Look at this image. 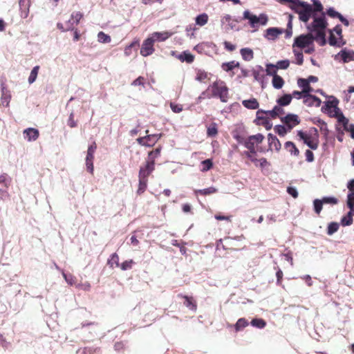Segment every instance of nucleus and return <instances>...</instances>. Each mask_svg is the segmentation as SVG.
I'll use <instances>...</instances> for the list:
<instances>
[{"label":"nucleus","instance_id":"f257e3e1","mask_svg":"<svg viewBox=\"0 0 354 354\" xmlns=\"http://www.w3.org/2000/svg\"><path fill=\"white\" fill-rule=\"evenodd\" d=\"M328 24H310L307 28L309 32L306 35H301L295 39L293 46L300 48H304L316 41L320 46L326 44V30Z\"/></svg>","mask_w":354,"mask_h":354},{"label":"nucleus","instance_id":"f03ea898","mask_svg":"<svg viewBox=\"0 0 354 354\" xmlns=\"http://www.w3.org/2000/svg\"><path fill=\"white\" fill-rule=\"evenodd\" d=\"M206 93L210 94L209 97H219L223 102H227L229 99L228 88L222 81L214 82L207 88Z\"/></svg>","mask_w":354,"mask_h":354},{"label":"nucleus","instance_id":"7ed1b4c3","mask_svg":"<svg viewBox=\"0 0 354 354\" xmlns=\"http://www.w3.org/2000/svg\"><path fill=\"white\" fill-rule=\"evenodd\" d=\"M291 8L299 15V19L303 22H307L310 17H313V6L304 2L298 1L292 5Z\"/></svg>","mask_w":354,"mask_h":354},{"label":"nucleus","instance_id":"20e7f679","mask_svg":"<svg viewBox=\"0 0 354 354\" xmlns=\"http://www.w3.org/2000/svg\"><path fill=\"white\" fill-rule=\"evenodd\" d=\"M263 139L264 136L261 133H257L248 137L244 141V146L248 150L243 153H257V151H262V150H259L256 147L263 142Z\"/></svg>","mask_w":354,"mask_h":354},{"label":"nucleus","instance_id":"39448f33","mask_svg":"<svg viewBox=\"0 0 354 354\" xmlns=\"http://www.w3.org/2000/svg\"><path fill=\"white\" fill-rule=\"evenodd\" d=\"M314 135L308 134L302 131H299L297 132V136L303 140L304 142L308 147L313 150H316L319 147V135L317 133V130L315 128H314Z\"/></svg>","mask_w":354,"mask_h":354},{"label":"nucleus","instance_id":"423d86ee","mask_svg":"<svg viewBox=\"0 0 354 354\" xmlns=\"http://www.w3.org/2000/svg\"><path fill=\"white\" fill-rule=\"evenodd\" d=\"M313 3V22H326L325 12H323V6L319 0H311Z\"/></svg>","mask_w":354,"mask_h":354},{"label":"nucleus","instance_id":"0eeeda50","mask_svg":"<svg viewBox=\"0 0 354 354\" xmlns=\"http://www.w3.org/2000/svg\"><path fill=\"white\" fill-rule=\"evenodd\" d=\"M12 179L6 174L0 175V199L4 200L10 197L8 189L11 184Z\"/></svg>","mask_w":354,"mask_h":354},{"label":"nucleus","instance_id":"6e6552de","mask_svg":"<svg viewBox=\"0 0 354 354\" xmlns=\"http://www.w3.org/2000/svg\"><path fill=\"white\" fill-rule=\"evenodd\" d=\"M154 42V39L151 37L144 40L140 48V54L144 57L152 55L155 51Z\"/></svg>","mask_w":354,"mask_h":354},{"label":"nucleus","instance_id":"1a4fd4ad","mask_svg":"<svg viewBox=\"0 0 354 354\" xmlns=\"http://www.w3.org/2000/svg\"><path fill=\"white\" fill-rule=\"evenodd\" d=\"M281 120L286 124L289 131L300 122L298 115L295 114H288L286 116L281 118Z\"/></svg>","mask_w":354,"mask_h":354},{"label":"nucleus","instance_id":"9d476101","mask_svg":"<svg viewBox=\"0 0 354 354\" xmlns=\"http://www.w3.org/2000/svg\"><path fill=\"white\" fill-rule=\"evenodd\" d=\"M154 169L155 165H153V160L151 162L146 161L145 165L140 168L138 178L148 179V177L154 171Z\"/></svg>","mask_w":354,"mask_h":354},{"label":"nucleus","instance_id":"9b49d317","mask_svg":"<svg viewBox=\"0 0 354 354\" xmlns=\"http://www.w3.org/2000/svg\"><path fill=\"white\" fill-rule=\"evenodd\" d=\"M243 19L249 20V22H267L268 17L265 13H261L259 16L252 15L248 10L243 12Z\"/></svg>","mask_w":354,"mask_h":354},{"label":"nucleus","instance_id":"f8f14e48","mask_svg":"<svg viewBox=\"0 0 354 354\" xmlns=\"http://www.w3.org/2000/svg\"><path fill=\"white\" fill-rule=\"evenodd\" d=\"M337 57H339L344 63L354 61V50L344 48L340 50Z\"/></svg>","mask_w":354,"mask_h":354},{"label":"nucleus","instance_id":"ddd939ff","mask_svg":"<svg viewBox=\"0 0 354 354\" xmlns=\"http://www.w3.org/2000/svg\"><path fill=\"white\" fill-rule=\"evenodd\" d=\"M260 113H265V114H266L267 116H268L272 119H275L277 117H279L280 115L284 114V110L283 108H281V106L277 105L271 111H257V114H259Z\"/></svg>","mask_w":354,"mask_h":354},{"label":"nucleus","instance_id":"4468645a","mask_svg":"<svg viewBox=\"0 0 354 354\" xmlns=\"http://www.w3.org/2000/svg\"><path fill=\"white\" fill-rule=\"evenodd\" d=\"M24 138L28 142L35 141L39 136V132L37 129L28 128L26 129L24 132Z\"/></svg>","mask_w":354,"mask_h":354},{"label":"nucleus","instance_id":"2eb2a0df","mask_svg":"<svg viewBox=\"0 0 354 354\" xmlns=\"http://www.w3.org/2000/svg\"><path fill=\"white\" fill-rule=\"evenodd\" d=\"M178 297L183 298L185 299L184 305L188 308L189 310L192 311H196L197 310V304L194 300L193 297H189L187 295H183L182 294H179Z\"/></svg>","mask_w":354,"mask_h":354},{"label":"nucleus","instance_id":"dca6fc26","mask_svg":"<svg viewBox=\"0 0 354 354\" xmlns=\"http://www.w3.org/2000/svg\"><path fill=\"white\" fill-rule=\"evenodd\" d=\"M304 102L308 106H315L317 107L321 105L322 101L321 100L315 96L313 95L310 93L304 95Z\"/></svg>","mask_w":354,"mask_h":354},{"label":"nucleus","instance_id":"f3484780","mask_svg":"<svg viewBox=\"0 0 354 354\" xmlns=\"http://www.w3.org/2000/svg\"><path fill=\"white\" fill-rule=\"evenodd\" d=\"M268 146L270 149L274 148L277 151H279L281 149V144L275 136L272 133H269L268 135Z\"/></svg>","mask_w":354,"mask_h":354},{"label":"nucleus","instance_id":"a211bd4d","mask_svg":"<svg viewBox=\"0 0 354 354\" xmlns=\"http://www.w3.org/2000/svg\"><path fill=\"white\" fill-rule=\"evenodd\" d=\"M328 15L333 19H338L340 22H348V20L344 17L342 15L336 11L334 8H329L325 12V16Z\"/></svg>","mask_w":354,"mask_h":354},{"label":"nucleus","instance_id":"6ab92c4d","mask_svg":"<svg viewBox=\"0 0 354 354\" xmlns=\"http://www.w3.org/2000/svg\"><path fill=\"white\" fill-rule=\"evenodd\" d=\"M297 84L299 87L302 89L301 91L304 93V96L313 91V88L310 86V84H309L307 80L304 78H299L297 80Z\"/></svg>","mask_w":354,"mask_h":354},{"label":"nucleus","instance_id":"aec40b11","mask_svg":"<svg viewBox=\"0 0 354 354\" xmlns=\"http://www.w3.org/2000/svg\"><path fill=\"white\" fill-rule=\"evenodd\" d=\"M176 58L179 59L181 62H186L188 64H191L194 60V55H192L187 50L183 51L182 53L178 55Z\"/></svg>","mask_w":354,"mask_h":354},{"label":"nucleus","instance_id":"412c9836","mask_svg":"<svg viewBox=\"0 0 354 354\" xmlns=\"http://www.w3.org/2000/svg\"><path fill=\"white\" fill-rule=\"evenodd\" d=\"M283 30L279 28H270L266 30V37L269 39H275L279 35H281Z\"/></svg>","mask_w":354,"mask_h":354},{"label":"nucleus","instance_id":"4be33fe9","mask_svg":"<svg viewBox=\"0 0 354 354\" xmlns=\"http://www.w3.org/2000/svg\"><path fill=\"white\" fill-rule=\"evenodd\" d=\"M19 5L21 17L26 18L28 15L30 0H19Z\"/></svg>","mask_w":354,"mask_h":354},{"label":"nucleus","instance_id":"5701e85b","mask_svg":"<svg viewBox=\"0 0 354 354\" xmlns=\"http://www.w3.org/2000/svg\"><path fill=\"white\" fill-rule=\"evenodd\" d=\"M285 149L290 152V153L294 156H299V150L296 147L294 142L291 141H287L284 144Z\"/></svg>","mask_w":354,"mask_h":354},{"label":"nucleus","instance_id":"b1692460","mask_svg":"<svg viewBox=\"0 0 354 354\" xmlns=\"http://www.w3.org/2000/svg\"><path fill=\"white\" fill-rule=\"evenodd\" d=\"M172 32L165 31L162 32H154L152 34L151 37L154 39V41H165L171 37Z\"/></svg>","mask_w":354,"mask_h":354},{"label":"nucleus","instance_id":"393cba45","mask_svg":"<svg viewBox=\"0 0 354 354\" xmlns=\"http://www.w3.org/2000/svg\"><path fill=\"white\" fill-rule=\"evenodd\" d=\"M242 104L245 108L249 109H257L259 106L258 101L255 98L243 100Z\"/></svg>","mask_w":354,"mask_h":354},{"label":"nucleus","instance_id":"a878e982","mask_svg":"<svg viewBox=\"0 0 354 354\" xmlns=\"http://www.w3.org/2000/svg\"><path fill=\"white\" fill-rule=\"evenodd\" d=\"M249 323L245 318H240L237 320L236 323L234 325L236 332L243 330L248 326Z\"/></svg>","mask_w":354,"mask_h":354},{"label":"nucleus","instance_id":"bb28decb","mask_svg":"<svg viewBox=\"0 0 354 354\" xmlns=\"http://www.w3.org/2000/svg\"><path fill=\"white\" fill-rule=\"evenodd\" d=\"M162 147H158L153 151L148 153V158L147 162H151L153 160V165H155V160L160 155Z\"/></svg>","mask_w":354,"mask_h":354},{"label":"nucleus","instance_id":"cd10ccee","mask_svg":"<svg viewBox=\"0 0 354 354\" xmlns=\"http://www.w3.org/2000/svg\"><path fill=\"white\" fill-rule=\"evenodd\" d=\"M353 216H354V212H353L352 211H349L346 216H344L342 218V219H341L342 225H343V226L351 225L353 222Z\"/></svg>","mask_w":354,"mask_h":354},{"label":"nucleus","instance_id":"c85d7f7f","mask_svg":"<svg viewBox=\"0 0 354 354\" xmlns=\"http://www.w3.org/2000/svg\"><path fill=\"white\" fill-rule=\"evenodd\" d=\"M272 83L274 88L279 89L281 88L283 86L284 80L281 76L278 75L277 74H274L273 75Z\"/></svg>","mask_w":354,"mask_h":354},{"label":"nucleus","instance_id":"c756f323","mask_svg":"<svg viewBox=\"0 0 354 354\" xmlns=\"http://www.w3.org/2000/svg\"><path fill=\"white\" fill-rule=\"evenodd\" d=\"M292 96L290 94H285L277 100V103L281 106H287L290 104Z\"/></svg>","mask_w":354,"mask_h":354},{"label":"nucleus","instance_id":"7c9ffc66","mask_svg":"<svg viewBox=\"0 0 354 354\" xmlns=\"http://www.w3.org/2000/svg\"><path fill=\"white\" fill-rule=\"evenodd\" d=\"M218 134V127L215 122L211 123L207 129V135L208 137H215Z\"/></svg>","mask_w":354,"mask_h":354},{"label":"nucleus","instance_id":"2f4dec72","mask_svg":"<svg viewBox=\"0 0 354 354\" xmlns=\"http://www.w3.org/2000/svg\"><path fill=\"white\" fill-rule=\"evenodd\" d=\"M241 55L245 61H250L253 58V51L248 48H244L241 50Z\"/></svg>","mask_w":354,"mask_h":354},{"label":"nucleus","instance_id":"473e14b6","mask_svg":"<svg viewBox=\"0 0 354 354\" xmlns=\"http://www.w3.org/2000/svg\"><path fill=\"white\" fill-rule=\"evenodd\" d=\"M239 66L240 64L235 61L223 63L221 66L223 70L227 72L232 71L234 68H239Z\"/></svg>","mask_w":354,"mask_h":354},{"label":"nucleus","instance_id":"72a5a7b5","mask_svg":"<svg viewBox=\"0 0 354 354\" xmlns=\"http://www.w3.org/2000/svg\"><path fill=\"white\" fill-rule=\"evenodd\" d=\"M194 192L196 194H199L203 196H207V195L215 194L216 192H217V189H216L214 187H210L205 188L203 189L195 190Z\"/></svg>","mask_w":354,"mask_h":354},{"label":"nucleus","instance_id":"f704fd0d","mask_svg":"<svg viewBox=\"0 0 354 354\" xmlns=\"http://www.w3.org/2000/svg\"><path fill=\"white\" fill-rule=\"evenodd\" d=\"M250 323L252 326L258 328H263L266 326V322L261 318H254Z\"/></svg>","mask_w":354,"mask_h":354},{"label":"nucleus","instance_id":"c9c22d12","mask_svg":"<svg viewBox=\"0 0 354 354\" xmlns=\"http://www.w3.org/2000/svg\"><path fill=\"white\" fill-rule=\"evenodd\" d=\"M107 264L110 268H113V266L115 265L116 267H119V256L117 253H113L111 255L110 259L108 260Z\"/></svg>","mask_w":354,"mask_h":354},{"label":"nucleus","instance_id":"e433bc0d","mask_svg":"<svg viewBox=\"0 0 354 354\" xmlns=\"http://www.w3.org/2000/svg\"><path fill=\"white\" fill-rule=\"evenodd\" d=\"M148 179L139 178L138 189L137 190L138 194L140 195L144 193L147 187Z\"/></svg>","mask_w":354,"mask_h":354},{"label":"nucleus","instance_id":"4c0bfd02","mask_svg":"<svg viewBox=\"0 0 354 354\" xmlns=\"http://www.w3.org/2000/svg\"><path fill=\"white\" fill-rule=\"evenodd\" d=\"M96 149H97V145L94 142L88 148L86 159L93 160V159H94V153H95V151Z\"/></svg>","mask_w":354,"mask_h":354},{"label":"nucleus","instance_id":"58836bf2","mask_svg":"<svg viewBox=\"0 0 354 354\" xmlns=\"http://www.w3.org/2000/svg\"><path fill=\"white\" fill-rule=\"evenodd\" d=\"M146 138L148 142H151L155 141V144L158 142V140L162 137V133L158 134H148L149 130L145 131Z\"/></svg>","mask_w":354,"mask_h":354},{"label":"nucleus","instance_id":"ea45409f","mask_svg":"<svg viewBox=\"0 0 354 354\" xmlns=\"http://www.w3.org/2000/svg\"><path fill=\"white\" fill-rule=\"evenodd\" d=\"M39 70V66H36L32 69L30 74L29 75V77H28L29 84H32L36 80Z\"/></svg>","mask_w":354,"mask_h":354},{"label":"nucleus","instance_id":"a19ab883","mask_svg":"<svg viewBox=\"0 0 354 354\" xmlns=\"http://www.w3.org/2000/svg\"><path fill=\"white\" fill-rule=\"evenodd\" d=\"M339 223L336 222L330 223L328 225L327 228V234L328 235H332L335 232H336L339 230Z\"/></svg>","mask_w":354,"mask_h":354},{"label":"nucleus","instance_id":"79ce46f5","mask_svg":"<svg viewBox=\"0 0 354 354\" xmlns=\"http://www.w3.org/2000/svg\"><path fill=\"white\" fill-rule=\"evenodd\" d=\"M274 131L280 136H284L288 131L287 127L283 125H276L274 128Z\"/></svg>","mask_w":354,"mask_h":354},{"label":"nucleus","instance_id":"37998d69","mask_svg":"<svg viewBox=\"0 0 354 354\" xmlns=\"http://www.w3.org/2000/svg\"><path fill=\"white\" fill-rule=\"evenodd\" d=\"M97 40L100 43H109L111 41V37L104 32H100L97 35Z\"/></svg>","mask_w":354,"mask_h":354},{"label":"nucleus","instance_id":"c03bdc74","mask_svg":"<svg viewBox=\"0 0 354 354\" xmlns=\"http://www.w3.org/2000/svg\"><path fill=\"white\" fill-rule=\"evenodd\" d=\"M10 99V94L9 93V91L7 90V88L4 86L2 87V96H1V101L2 103H6V106L9 103V100Z\"/></svg>","mask_w":354,"mask_h":354},{"label":"nucleus","instance_id":"a18cd8bd","mask_svg":"<svg viewBox=\"0 0 354 354\" xmlns=\"http://www.w3.org/2000/svg\"><path fill=\"white\" fill-rule=\"evenodd\" d=\"M134 263L135 262L132 259L127 260L120 264L119 267L122 270H127L131 269Z\"/></svg>","mask_w":354,"mask_h":354},{"label":"nucleus","instance_id":"49530a36","mask_svg":"<svg viewBox=\"0 0 354 354\" xmlns=\"http://www.w3.org/2000/svg\"><path fill=\"white\" fill-rule=\"evenodd\" d=\"M242 156L247 157L256 167L258 166L259 159L257 158V153H242Z\"/></svg>","mask_w":354,"mask_h":354},{"label":"nucleus","instance_id":"de8ad7c7","mask_svg":"<svg viewBox=\"0 0 354 354\" xmlns=\"http://www.w3.org/2000/svg\"><path fill=\"white\" fill-rule=\"evenodd\" d=\"M323 204L336 205L338 203V199L333 196H325L321 199Z\"/></svg>","mask_w":354,"mask_h":354},{"label":"nucleus","instance_id":"09e8293b","mask_svg":"<svg viewBox=\"0 0 354 354\" xmlns=\"http://www.w3.org/2000/svg\"><path fill=\"white\" fill-rule=\"evenodd\" d=\"M136 141L139 145L145 147H153L155 145V141L148 142L147 141L146 136L137 138Z\"/></svg>","mask_w":354,"mask_h":354},{"label":"nucleus","instance_id":"8fccbe9b","mask_svg":"<svg viewBox=\"0 0 354 354\" xmlns=\"http://www.w3.org/2000/svg\"><path fill=\"white\" fill-rule=\"evenodd\" d=\"M346 203L350 211L354 212V193H349L348 194Z\"/></svg>","mask_w":354,"mask_h":354},{"label":"nucleus","instance_id":"3c124183","mask_svg":"<svg viewBox=\"0 0 354 354\" xmlns=\"http://www.w3.org/2000/svg\"><path fill=\"white\" fill-rule=\"evenodd\" d=\"M201 164L203 165L202 171H207L213 167V162L211 159L205 160L201 162Z\"/></svg>","mask_w":354,"mask_h":354},{"label":"nucleus","instance_id":"603ef678","mask_svg":"<svg viewBox=\"0 0 354 354\" xmlns=\"http://www.w3.org/2000/svg\"><path fill=\"white\" fill-rule=\"evenodd\" d=\"M313 205L315 213L319 215L322 209L323 203L319 199H315L313 201Z\"/></svg>","mask_w":354,"mask_h":354},{"label":"nucleus","instance_id":"864d4df0","mask_svg":"<svg viewBox=\"0 0 354 354\" xmlns=\"http://www.w3.org/2000/svg\"><path fill=\"white\" fill-rule=\"evenodd\" d=\"M328 43L330 46H340L341 42L338 41V38H337L333 33V32L330 31V37L328 39Z\"/></svg>","mask_w":354,"mask_h":354},{"label":"nucleus","instance_id":"5fc2aeb1","mask_svg":"<svg viewBox=\"0 0 354 354\" xmlns=\"http://www.w3.org/2000/svg\"><path fill=\"white\" fill-rule=\"evenodd\" d=\"M67 124L71 128H75L77 126V121L75 120L74 113L73 112H71L69 115V117H68V119L67 121Z\"/></svg>","mask_w":354,"mask_h":354},{"label":"nucleus","instance_id":"6e6d98bb","mask_svg":"<svg viewBox=\"0 0 354 354\" xmlns=\"http://www.w3.org/2000/svg\"><path fill=\"white\" fill-rule=\"evenodd\" d=\"M290 65V62L288 60H281L279 61L275 66L277 68L279 69H286L288 68Z\"/></svg>","mask_w":354,"mask_h":354},{"label":"nucleus","instance_id":"4d7b16f0","mask_svg":"<svg viewBox=\"0 0 354 354\" xmlns=\"http://www.w3.org/2000/svg\"><path fill=\"white\" fill-rule=\"evenodd\" d=\"M82 14L79 11L73 12L71 14V19L73 20V22H80L82 19Z\"/></svg>","mask_w":354,"mask_h":354},{"label":"nucleus","instance_id":"13d9d810","mask_svg":"<svg viewBox=\"0 0 354 354\" xmlns=\"http://www.w3.org/2000/svg\"><path fill=\"white\" fill-rule=\"evenodd\" d=\"M170 107L172 111L176 113H178L183 111V106L181 104H177L174 102H171Z\"/></svg>","mask_w":354,"mask_h":354},{"label":"nucleus","instance_id":"bf43d9fd","mask_svg":"<svg viewBox=\"0 0 354 354\" xmlns=\"http://www.w3.org/2000/svg\"><path fill=\"white\" fill-rule=\"evenodd\" d=\"M208 19V15L206 13H203L195 18V22H207Z\"/></svg>","mask_w":354,"mask_h":354},{"label":"nucleus","instance_id":"052dcab7","mask_svg":"<svg viewBox=\"0 0 354 354\" xmlns=\"http://www.w3.org/2000/svg\"><path fill=\"white\" fill-rule=\"evenodd\" d=\"M207 75L205 72L202 71H198L196 74V80H197L198 81L202 82V81L205 80V79H207Z\"/></svg>","mask_w":354,"mask_h":354},{"label":"nucleus","instance_id":"680f3d73","mask_svg":"<svg viewBox=\"0 0 354 354\" xmlns=\"http://www.w3.org/2000/svg\"><path fill=\"white\" fill-rule=\"evenodd\" d=\"M275 68H276L275 66L272 64H268L266 66L267 75H274V74H276V71L274 69Z\"/></svg>","mask_w":354,"mask_h":354},{"label":"nucleus","instance_id":"e2e57ef3","mask_svg":"<svg viewBox=\"0 0 354 354\" xmlns=\"http://www.w3.org/2000/svg\"><path fill=\"white\" fill-rule=\"evenodd\" d=\"M306 160L308 162H311L314 160V154L312 151L308 149L305 152Z\"/></svg>","mask_w":354,"mask_h":354},{"label":"nucleus","instance_id":"0e129e2a","mask_svg":"<svg viewBox=\"0 0 354 354\" xmlns=\"http://www.w3.org/2000/svg\"><path fill=\"white\" fill-rule=\"evenodd\" d=\"M223 45L225 48L230 52L234 51L236 49V46L229 41H225Z\"/></svg>","mask_w":354,"mask_h":354},{"label":"nucleus","instance_id":"69168bd1","mask_svg":"<svg viewBox=\"0 0 354 354\" xmlns=\"http://www.w3.org/2000/svg\"><path fill=\"white\" fill-rule=\"evenodd\" d=\"M287 192L291 195L294 198H296L298 197V192L297 189L293 187H288L287 188Z\"/></svg>","mask_w":354,"mask_h":354},{"label":"nucleus","instance_id":"338daca9","mask_svg":"<svg viewBox=\"0 0 354 354\" xmlns=\"http://www.w3.org/2000/svg\"><path fill=\"white\" fill-rule=\"evenodd\" d=\"M270 163L268 162L267 159L265 158H261L259 159V164L258 166H259L261 169L265 168L267 166H269Z\"/></svg>","mask_w":354,"mask_h":354},{"label":"nucleus","instance_id":"774afa93","mask_svg":"<svg viewBox=\"0 0 354 354\" xmlns=\"http://www.w3.org/2000/svg\"><path fill=\"white\" fill-rule=\"evenodd\" d=\"M145 84V78L142 76L138 77L137 79H136L133 82L132 85L133 86H143Z\"/></svg>","mask_w":354,"mask_h":354}]
</instances>
